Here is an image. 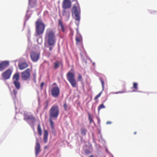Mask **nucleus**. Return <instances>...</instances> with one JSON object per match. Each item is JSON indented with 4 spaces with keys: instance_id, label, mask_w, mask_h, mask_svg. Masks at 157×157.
I'll use <instances>...</instances> for the list:
<instances>
[{
    "instance_id": "nucleus-28",
    "label": "nucleus",
    "mask_w": 157,
    "mask_h": 157,
    "mask_svg": "<svg viewBox=\"0 0 157 157\" xmlns=\"http://www.w3.org/2000/svg\"><path fill=\"white\" fill-rule=\"evenodd\" d=\"M105 108V106L104 105V103H102L101 104L99 105L98 108V111L99 113L100 110L102 109H104Z\"/></svg>"
},
{
    "instance_id": "nucleus-25",
    "label": "nucleus",
    "mask_w": 157,
    "mask_h": 157,
    "mask_svg": "<svg viewBox=\"0 0 157 157\" xmlns=\"http://www.w3.org/2000/svg\"><path fill=\"white\" fill-rule=\"evenodd\" d=\"M87 130L86 128H81V133L83 136H85L86 135Z\"/></svg>"
},
{
    "instance_id": "nucleus-19",
    "label": "nucleus",
    "mask_w": 157,
    "mask_h": 157,
    "mask_svg": "<svg viewBox=\"0 0 157 157\" xmlns=\"http://www.w3.org/2000/svg\"><path fill=\"white\" fill-rule=\"evenodd\" d=\"M76 41L77 42L80 43L82 41V37L79 33L77 34L75 37Z\"/></svg>"
},
{
    "instance_id": "nucleus-47",
    "label": "nucleus",
    "mask_w": 157,
    "mask_h": 157,
    "mask_svg": "<svg viewBox=\"0 0 157 157\" xmlns=\"http://www.w3.org/2000/svg\"><path fill=\"white\" fill-rule=\"evenodd\" d=\"M136 133H137V132H134V134H136Z\"/></svg>"
},
{
    "instance_id": "nucleus-50",
    "label": "nucleus",
    "mask_w": 157,
    "mask_h": 157,
    "mask_svg": "<svg viewBox=\"0 0 157 157\" xmlns=\"http://www.w3.org/2000/svg\"><path fill=\"white\" fill-rule=\"evenodd\" d=\"M94 142L95 143V141L94 140Z\"/></svg>"
},
{
    "instance_id": "nucleus-42",
    "label": "nucleus",
    "mask_w": 157,
    "mask_h": 157,
    "mask_svg": "<svg viewBox=\"0 0 157 157\" xmlns=\"http://www.w3.org/2000/svg\"><path fill=\"white\" fill-rule=\"evenodd\" d=\"M48 104H47L46 105V106L45 107L44 109H47V108H48Z\"/></svg>"
},
{
    "instance_id": "nucleus-6",
    "label": "nucleus",
    "mask_w": 157,
    "mask_h": 157,
    "mask_svg": "<svg viewBox=\"0 0 157 157\" xmlns=\"http://www.w3.org/2000/svg\"><path fill=\"white\" fill-rule=\"evenodd\" d=\"M24 119L29 125L31 126H33L36 121L35 118L32 115L25 114Z\"/></svg>"
},
{
    "instance_id": "nucleus-11",
    "label": "nucleus",
    "mask_w": 157,
    "mask_h": 157,
    "mask_svg": "<svg viewBox=\"0 0 157 157\" xmlns=\"http://www.w3.org/2000/svg\"><path fill=\"white\" fill-rule=\"evenodd\" d=\"M12 71L10 69H8L2 74V78L4 80L9 79L12 73Z\"/></svg>"
},
{
    "instance_id": "nucleus-27",
    "label": "nucleus",
    "mask_w": 157,
    "mask_h": 157,
    "mask_svg": "<svg viewBox=\"0 0 157 157\" xmlns=\"http://www.w3.org/2000/svg\"><path fill=\"white\" fill-rule=\"evenodd\" d=\"M63 106L64 109V110L67 111L70 109L71 107L70 106L68 105L66 102L64 103L63 105Z\"/></svg>"
},
{
    "instance_id": "nucleus-34",
    "label": "nucleus",
    "mask_w": 157,
    "mask_h": 157,
    "mask_svg": "<svg viewBox=\"0 0 157 157\" xmlns=\"http://www.w3.org/2000/svg\"><path fill=\"white\" fill-rule=\"evenodd\" d=\"M82 79V76L80 74H78V81H81Z\"/></svg>"
},
{
    "instance_id": "nucleus-33",
    "label": "nucleus",
    "mask_w": 157,
    "mask_h": 157,
    "mask_svg": "<svg viewBox=\"0 0 157 157\" xmlns=\"http://www.w3.org/2000/svg\"><path fill=\"white\" fill-rule=\"evenodd\" d=\"M102 91H101L99 93V94H97L94 98V100H95L98 98L99 97H100L102 94Z\"/></svg>"
},
{
    "instance_id": "nucleus-13",
    "label": "nucleus",
    "mask_w": 157,
    "mask_h": 157,
    "mask_svg": "<svg viewBox=\"0 0 157 157\" xmlns=\"http://www.w3.org/2000/svg\"><path fill=\"white\" fill-rule=\"evenodd\" d=\"M62 6L63 9H67L70 8L71 6V2L70 0H63Z\"/></svg>"
},
{
    "instance_id": "nucleus-16",
    "label": "nucleus",
    "mask_w": 157,
    "mask_h": 157,
    "mask_svg": "<svg viewBox=\"0 0 157 157\" xmlns=\"http://www.w3.org/2000/svg\"><path fill=\"white\" fill-rule=\"evenodd\" d=\"M43 128L44 131L43 140L44 142L46 143L48 141V130L45 129V128Z\"/></svg>"
},
{
    "instance_id": "nucleus-18",
    "label": "nucleus",
    "mask_w": 157,
    "mask_h": 157,
    "mask_svg": "<svg viewBox=\"0 0 157 157\" xmlns=\"http://www.w3.org/2000/svg\"><path fill=\"white\" fill-rule=\"evenodd\" d=\"M28 66L27 63H23L19 65L18 67L20 70H22L28 67Z\"/></svg>"
},
{
    "instance_id": "nucleus-48",
    "label": "nucleus",
    "mask_w": 157,
    "mask_h": 157,
    "mask_svg": "<svg viewBox=\"0 0 157 157\" xmlns=\"http://www.w3.org/2000/svg\"><path fill=\"white\" fill-rule=\"evenodd\" d=\"M38 128H40V125H38Z\"/></svg>"
},
{
    "instance_id": "nucleus-20",
    "label": "nucleus",
    "mask_w": 157,
    "mask_h": 157,
    "mask_svg": "<svg viewBox=\"0 0 157 157\" xmlns=\"http://www.w3.org/2000/svg\"><path fill=\"white\" fill-rule=\"evenodd\" d=\"M13 83L16 88L17 90H19L21 88V83L19 81L13 82Z\"/></svg>"
},
{
    "instance_id": "nucleus-14",
    "label": "nucleus",
    "mask_w": 157,
    "mask_h": 157,
    "mask_svg": "<svg viewBox=\"0 0 157 157\" xmlns=\"http://www.w3.org/2000/svg\"><path fill=\"white\" fill-rule=\"evenodd\" d=\"M86 148L84 149V152L86 154L89 155L92 152L93 150V147L91 144L89 145H86Z\"/></svg>"
},
{
    "instance_id": "nucleus-3",
    "label": "nucleus",
    "mask_w": 157,
    "mask_h": 157,
    "mask_svg": "<svg viewBox=\"0 0 157 157\" xmlns=\"http://www.w3.org/2000/svg\"><path fill=\"white\" fill-rule=\"evenodd\" d=\"M59 113V109L57 105H52L49 110V117L56 120Z\"/></svg>"
},
{
    "instance_id": "nucleus-44",
    "label": "nucleus",
    "mask_w": 157,
    "mask_h": 157,
    "mask_svg": "<svg viewBox=\"0 0 157 157\" xmlns=\"http://www.w3.org/2000/svg\"><path fill=\"white\" fill-rule=\"evenodd\" d=\"M52 47H50L49 48V51H51L52 50Z\"/></svg>"
},
{
    "instance_id": "nucleus-15",
    "label": "nucleus",
    "mask_w": 157,
    "mask_h": 157,
    "mask_svg": "<svg viewBox=\"0 0 157 157\" xmlns=\"http://www.w3.org/2000/svg\"><path fill=\"white\" fill-rule=\"evenodd\" d=\"M53 68L54 69H57L60 66L62 67L63 66V63L61 61L57 60L54 62L53 63Z\"/></svg>"
},
{
    "instance_id": "nucleus-26",
    "label": "nucleus",
    "mask_w": 157,
    "mask_h": 157,
    "mask_svg": "<svg viewBox=\"0 0 157 157\" xmlns=\"http://www.w3.org/2000/svg\"><path fill=\"white\" fill-rule=\"evenodd\" d=\"M133 88H134V90L132 91L133 92H137L138 90V84L136 82H133Z\"/></svg>"
},
{
    "instance_id": "nucleus-43",
    "label": "nucleus",
    "mask_w": 157,
    "mask_h": 157,
    "mask_svg": "<svg viewBox=\"0 0 157 157\" xmlns=\"http://www.w3.org/2000/svg\"><path fill=\"white\" fill-rule=\"evenodd\" d=\"M48 146H45L44 147V149H46L47 148H48Z\"/></svg>"
},
{
    "instance_id": "nucleus-9",
    "label": "nucleus",
    "mask_w": 157,
    "mask_h": 157,
    "mask_svg": "<svg viewBox=\"0 0 157 157\" xmlns=\"http://www.w3.org/2000/svg\"><path fill=\"white\" fill-rule=\"evenodd\" d=\"M72 11L75 14V19L79 22L80 20V10H78L76 6H74L72 9Z\"/></svg>"
},
{
    "instance_id": "nucleus-22",
    "label": "nucleus",
    "mask_w": 157,
    "mask_h": 157,
    "mask_svg": "<svg viewBox=\"0 0 157 157\" xmlns=\"http://www.w3.org/2000/svg\"><path fill=\"white\" fill-rule=\"evenodd\" d=\"M62 15L63 16L68 18L70 16V11H67L65 10H63L62 12Z\"/></svg>"
},
{
    "instance_id": "nucleus-37",
    "label": "nucleus",
    "mask_w": 157,
    "mask_h": 157,
    "mask_svg": "<svg viewBox=\"0 0 157 157\" xmlns=\"http://www.w3.org/2000/svg\"><path fill=\"white\" fill-rule=\"evenodd\" d=\"M13 94L14 95V96L15 97H16L17 94V91L15 89H14L13 90Z\"/></svg>"
},
{
    "instance_id": "nucleus-23",
    "label": "nucleus",
    "mask_w": 157,
    "mask_h": 157,
    "mask_svg": "<svg viewBox=\"0 0 157 157\" xmlns=\"http://www.w3.org/2000/svg\"><path fill=\"white\" fill-rule=\"evenodd\" d=\"M58 26H60L62 31L63 33L65 32V29H64V25L63 24V22H62L61 20L60 19H59Z\"/></svg>"
},
{
    "instance_id": "nucleus-12",
    "label": "nucleus",
    "mask_w": 157,
    "mask_h": 157,
    "mask_svg": "<svg viewBox=\"0 0 157 157\" xmlns=\"http://www.w3.org/2000/svg\"><path fill=\"white\" fill-rule=\"evenodd\" d=\"M9 62L5 60L0 63V71H2L7 68L9 65Z\"/></svg>"
},
{
    "instance_id": "nucleus-49",
    "label": "nucleus",
    "mask_w": 157,
    "mask_h": 157,
    "mask_svg": "<svg viewBox=\"0 0 157 157\" xmlns=\"http://www.w3.org/2000/svg\"><path fill=\"white\" fill-rule=\"evenodd\" d=\"M33 130L34 131L35 128H33Z\"/></svg>"
},
{
    "instance_id": "nucleus-40",
    "label": "nucleus",
    "mask_w": 157,
    "mask_h": 157,
    "mask_svg": "<svg viewBox=\"0 0 157 157\" xmlns=\"http://www.w3.org/2000/svg\"><path fill=\"white\" fill-rule=\"evenodd\" d=\"M112 122L110 121H108L106 122L107 124H111Z\"/></svg>"
},
{
    "instance_id": "nucleus-32",
    "label": "nucleus",
    "mask_w": 157,
    "mask_h": 157,
    "mask_svg": "<svg viewBox=\"0 0 157 157\" xmlns=\"http://www.w3.org/2000/svg\"><path fill=\"white\" fill-rule=\"evenodd\" d=\"M38 133L39 136H41L42 134V128H37Z\"/></svg>"
},
{
    "instance_id": "nucleus-29",
    "label": "nucleus",
    "mask_w": 157,
    "mask_h": 157,
    "mask_svg": "<svg viewBox=\"0 0 157 157\" xmlns=\"http://www.w3.org/2000/svg\"><path fill=\"white\" fill-rule=\"evenodd\" d=\"M52 118H50L49 117V121L50 122V126L51 128H54V123L52 120Z\"/></svg>"
},
{
    "instance_id": "nucleus-21",
    "label": "nucleus",
    "mask_w": 157,
    "mask_h": 157,
    "mask_svg": "<svg viewBox=\"0 0 157 157\" xmlns=\"http://www.w3.org/2000/svg\"><path fill=\"white\" fill-rule=\"evenodd\" d=\"M13 82L19 81V73H17L15 74L13 77Z\"/></svg>"
},
{
    "instance_id": "nucleus-46",
    "label": "nucleus",
    "mask_w": 157,
    "mask_h": 157,
    "mask_svg": "<svg viewBox=\"0 0 157 157\" xmlns=\"http://www.w3.org/2000/svg\"><path fill=\"white\" fill-rule=\"evenodd\" d=\"M92 136L93 137V138H94V134L93 133H92Z\"/></svg>"
},
{
    "instance_id": "nucleus-7",
    "label": "nucleus",
    "mask_w": 157,
    "mask_h": 157,
    "mask_svg": "<svg viewBox=\"0 0 157 157\" xmlns=\"http://www.w3.org/2000/svg\"><path fill=\"white\" fill-rule=\"evenodd\" d=\"M30 70L29 68L26 69L21 73V77L22 80L26 81L30 78L31 76Z\"/></svg>"
},
{
    "instance_id": "nucleus-17",
    "label": "nucleus",
    "mask_w": 157,
    "mask_h": 157,
    "mask_svg": "<svg viewBox=\"0 0 157 157\" xmlns=\"http://www.w3.org/2000/svg\"><path fill=\"white\" fill-rule=\"evenodd\" d=\"M29 8H32L35 7L36 6V0H29Z\"/></svg>"
},
{
    "instance_id": "nucleus-24",
    "label": "nucleus",
    "mask_w": 157,
    "mask_h": 157,
    "mask_svg": "<svg viewBox=\"0 0 157 157\" xmlns=\"http://www.w3.org/2000/svg\"><path fill=\"white\" fill-rule=\"evenodd\" d=\"M59 131L58 128H51V132L54 136H56L57 135V132Z\"/></svg>"
},
{
    "instance_id": "nucleus-10",
    "label": "nucleus",
    "mask_w": 157,
    "mask_h": 157,
    "mask_svg": "<svg viewBox=\"0 0 157 157\" xmlns=\"http://www.w3.org/2000/svg\"><path fill=\"white\" fill-rule=\"evenodd\" d=\"M41 151L40 145L39 142L38 138H36V145L35 147V157H37Z\"/></svg>"
},
{
    "instance_id": "nucleus-4",
    "label": "nucleus",
    "mask_w": 157,
    "mask_h": 157,
    "mask_svg": "<svg viewBox=\"0 0 157 157\" xmlns=\"http://www.w3.org/2000/svg\"><path fill=\"white\" fill-rule=\"evenodd\" d=\"M52 86L51 90V95L53 97L57 98L60 94V89L56 83H53Z\"/></svg>"
},
{
    "instance_id": "nucleus-35",
    "label": "nucleus",
    "mask_w": 157,
    "mask_h": 157,
    "mask_svg": "<svg viewBox=\"0 0 157 157\" xmlns=\"http://www.w3.org/2000/svg\"><path fill=\"white\" fill-rule=\"evenodd\" d=\"M105 147V151L106 152L108 153V154H110L112 156V157H113V155L109 151L108 149V148H107V147Z\"/></svg>"
},
{
    "instance_id": "nucleus-31",
    "label": "nucleus",
    "mask_w": 157,
    "mask_h": 157,
    "mask_svg": "<svg viewBox=\"0 0 157 157\" xmlns=\"http://www.w3.org/2000/svg\"><path fill=\"white\" fill-rule=\"evenodd\" d=\"M97 134H100L101 139H102V135L101 134V130L100 129V128H97Z\"/></svg>"
},
{
    "instance_id": "nucleus-8",
    "label": "nucleus",
    "mask_w": 157,
    "mask_h": 157,
    "mask_svg": "<svg viewBox=\"0 0 157 157\" xmlns=\"http://www.w3.org/2000/svg\"><path fill=\"white\" fill-rule=\"evenodd\" d=\"M40 54L39 52L34 51H32L30 53L31 59L33 62H37L40 59Z\"/></svg>"
},
{
    "instance_id": "nucleus-5",
    "label": "nucleus",
    "mask_w": 157,
    "mask_h": 157,
    "mask_svg": "<svg viewBox=\"0 0 157 157\" xmlns=\"http://www.w3.org/2000/svg\"><path fill=\"white\" fill-rule=\"evenodd\" d=\"M67 77L72 86L73 88L76 87L77 85V82L75 78L74 74L69 71L67 74Z\"/></svg>"
},
{
    "instance_id": "nucleus-36",
    "label": "nucleus",
    "mask_w": 157,
    "mask_h": 157,
    "mask_svg": "<svg viewBox=\"0 0 157 157\" xmlns=\"http://www.w3.org/2000/svg\"><path fill=\"white\" fill-rule=\"evenodd\" d=\"M88 116H89V120L90 121V123H91L93 121V119H92V117H91L90 116V113H89Z\"/></svg>"
},
{
    "instance_id": "nucleus-30",
    "label": "nucleus",
    "mask_w": 157,
    "mask_h": 157,
    "mask_svg": "<svg viewBox=\"0 0 157 157\" xmlns=\"http://www.w3.org/2000/svg\"><path fill=\"white\" fill-rule=\"evenodd\" d=\"M99 79H100V81L101 82V84L102 85L103 90L104 89L105 82L104 81L103 78H99Z\"/></svg>"
},
{
    "instance_id": "nucleus-41",
    "label": "nucleus",
    "mask_w": 157,
    "mask_h": 157,
    "mask_svg": "<svg viewBox=\"0 0 157 157\" xmlns=\"http://www.w3.org/2000/svg\"><path fill=\"white\" fill-rule=\"evenodd\" d=\"M39 39H40L41 40H42V38H38V39H37V42H38V43H39V44H41V42H40V43H39V42H38V40H39Z\"/></svg>"
},
{
    "instance_id": "nucleus-2",
    "label": "nucleus",
    "mask_w": 157,
    "mask_h": 157,
    "mask_svg": "<svg viewBox=\"0 0 157 157\" xmlns=\"http://www.w3.org/2000/svg\"><path fill=\"white\" fill-rule=\"evenodd\" d=\"M36 31L37 35L42 34L44 30L45 25L41 18L38 19L35 22Z\"/></svg>"
},
{
    "instance_id": "nucleus-39",
    "label": "nucleus",
    "mask_w": 157,
    "mask_h": 157,
    "mask_svg": "<svg viewBox=\"0 0 157 157\" xmlns=\"http://www.w3.org/2000/svg\"><path fill=\"white\" fill-rule=\"evenodd\" d=\"M125 92V91H118V92L115 93V94H119V93H124Z\"/></svg>"
},
{
    "instance_id": "nucleus-1",
    "label": "nucleus",
    "mask_w": 157,
    "mask_h": 157,
    "mask_svg": "<svg viewBox=\"0 0 157 157\" xmlns=\"http://www.w3.org/2000/svg\"><path fill=\"white\" fill-rule=\"evenodd\" d=\"M45 38L47 40L49 45L54 46L56 41L55 31L50 28L47 29L45 33Z\"/></svg>"
},
{
    "instance_id": "nucleus-38",
    "label": "nucleus",
    "mask_w": 157,
    "mask_h": 157,
    "mask_svg": "<svg viewBox=\"0 0 157 157\" xmlns=\"http://www.w3.org/2000/svg\"><path fill=\"white\" fill-rule=\"evenodd\" d=\"M44 82H42L41 83L40 86V87L41 89V90L43 89V87L44 86Z\"/></svg>"
},
{
    "instance_id": "nucleus-45",
    "label": "nucleus",
    "mask_w": 157,
    "mask_h": 157,
    "mask_svg": "<svg viewBox=\"0 0 157 157\" xmlns=\"http://www.w3.org/2000/svg\"><path fill=\"white\" fill-rule=\"evenodd\" d=\"M89 157H94V156L93 155H90Z\"/></svg>"
}]
</instances>
